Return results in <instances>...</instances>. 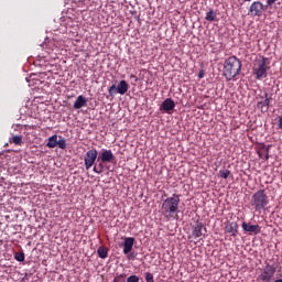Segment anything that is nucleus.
<instances>
[{"label":"nucleus","instance_id":"1","mask_svg":"<svg viewBox=\"0 0 282 282\" xmlns=\"http://www.w3.org/2000/svg\"><path fill=\"white\" fill-rule=\"evenodd\" d=\"M241 59L235 55L225 59L223 76L226 78L227 83L237 80V76L241 74Z\"/></svg>","mask_w":282,"mask_h":282},{"label":"nucleus","instance_id":"2","mask_svg":"<svg viewBox=\"0 0 282 282\" xmlns=\"http://www.w3.org/2000/svg\"><path fill=\"white\" fill-rule=\"evenodd\" d=\"M180 210V195L173 194L171 197L163 199L161 205V213L165 219L174 217L175 213Z\"/></svg>","mask_w":282,"mask_h":282},{"label":"nucleus","instance_id":"3","mask_svg":"<svg viewBox=\"0 0 282 282\" xmlns=\"http://www.w3.org/2000/svg\"><path fill=\"white\" fill-rule=\"evenodd\" d=\"M268 204H270V200L268 199L265 189H259L251 196V205L253 206L256 213L263 210Z\"/></svg>","mask_w":282,"mask_h":282},{"label":"nucleus","instance_id":"4","mask_svg":"<svg viewBox=\"0 0 282 282\" xmlns=\"http://www.w3.org/2000/svg\"><path fill=\"white\" fill-rule=\"evenodd\" d=\"M270 59L268 57H262L258 61L257 65L253 67V74L257 80H263L268 78V69H270Z\"/></svg>","mask_w":282,"mask_h":282},{"label":"nucleus","instance_id":"5","mask_svg":"<svg viewBox=\"0 0 282 282\" xmlns=\"http://www.w3.org/2000/svg\"><path fill=\"white\" fill-rule=\"evenodd\" d=\"M128 91H129V84L124 79L120 80L117 86L116 84H113L108 88V94L111 97L116 96V94H120V96H124V94H127Z\"/></svg>","mask_w":282,"mask_h":282},{"label":"nucleus","instance_id":"6","mask_svg":"<svg viewBox=\"0 0 282 282\" xmlns=\"http://www.w3.org/2000/svg\"><path fill=\"white\" fill-rule=\"evenodd\" d=\"M276 273V268L274 265L267 263L262 272L258 275L259 281L272 282L274 274Z\"/></svg>","mask_w":282,"mask_h":282},{"label":"nucleus","instance_id":"7","mask_svg":"<svg viewBox=\"0 0 282 282\" xmlns=\"http://www.w3.org/2000/svg\"><path fill=\"white\" fill-rule=\"evenodd\" d=\"M98 160V150L93 148L91 150L87 151L84 156V164L86 171H89L94 164H96V161Z\"/></svg>","mask_w":282,"mask_h":282},{"label":"nucleus","instance_id":"8","mask_svg":"<svg viewBox=\"0 0 282 282\" xmlns=\"http://www.w3.org/2000/svg\"><path fill=\"white\" fill-rule=\"evenodd\" d=\"M192 236L195 239H199V237H206V228H204V223L196 220V223L192 226Z\"/></svg>","mask_w":282,"mask_h":282},{"label":"nucleus","instance_id":"9","mask_svg":"<svg viewBox=\"0 0 282 282\" xmlns=\"http://www.w3.org/2000/svg\"><path fill=\"white\" fill-rule=\"evenodd\" d=\"M116 160V156L113 155V152L111 150L102 149L101 154L98 156L97 162H104L111 164Z\"/></svg>","mask_w":282,"mask_h":282},{"label":"nucleus","instance_id":"10","mask_svg":"<svg viewBox=\"0 0 282 282\" xmlns=\"http://www.w3.org/2000/svg\"><path fill=\"white\" fill-rule=\"evenodd\" d=\"M264 10L265 8L261 1H254L249 8V12L252 14V17H261Z\"/></svg>","mask_w":282,"mask_h":282},{"label":"nucleus","instance_id":"11","mask_svg":"<svg viewBox=\"0 0 282 282\" xmlns=\"http://www.w3.org/2000/svg\"><path fill=\"white\" fill-rule=\"evenodd\" d=\"M242 230L245 232H249L250 235H259V232H261V226L243 221Z\"/></svg>","mask_w":282,"mask_h":282},{"label":"nucleus","instance_id":"12","mask_svg":"<svg viewBox=\"0 0 282 282\" xmlns=\"http://www.w3.org/2000/svg\"><path fill=\"white\" fill-rule=\"evenodd\" d=\"M225 230L226 232H228V235H230V237H237L239 232V225L237 224V221L228 223L225 226Z\"/></svg>","mask_w":282,"mask_h":282},{"label":"nucleus","instance_id":"13","mask_svg":"<svg viewBox=\"0 0 282 282\" xmlns=\"http://www.w3.org/2000/svg\"><path fill=\"white\" fill-rule=\"evenodd\" d=\"M175 109V101L172 98H166L161 105V110L165 113H171Z\"/></svg>","mask_w":282,"mask_h":282},{"label":"nucleus","instance_id":"14","mask_svg":"<svg viewBox=\"0 0 282 282\" xmlns=\"http://www.w3.org/2000/svg\"><path fill=\"white\" fill-rule=\"evenodd\" d=\"M135 243V238L126 237L123 240V254H129L133 250V245Z\"/></svg>","mask_w":282,"mask_h":282},{"label":"nucleus","instance_id":"15","mask_svg":"<svg viewBox=\"0 0 282 282\" xmlns=\"http://www.w3.org/2000/svg\"><path fill=\"white\" fill-rule=\"evenodd\" d=\"M258 108L261 109V111H268V109H270V98L268 93H264L263 100L258 101Z\"/></svg>","mask_w":282,"mask_h":282},{"label":"nucleus","instance_id":"16","mask_svg":"<svg viewBox=\"0 0 282 282\" xmlns=\"http://www.w3.org/2000/svg\"><path fill=\"white\" fill-rule=\"evenodd\" d=\"M87 105V99L85 96L79 95L74 102V109H83Z\"/></svg>","mask_w":282,"mask_h":282},{"label":"nucleus","instance_id":"17","mask_svg":"<svg viewBox=\"0 0 282 282\" xmlns=\"http://www.w3.org/2000/svg\"><path fill=\"white\" fill-rule=\"evenodd\" d=\"M258 155H259V158H261V160H265V162H268L270 160V145L259 150Z\"/></svg>","mask_w":282,"mask_h":282},{"label":"nucleus","instance_id":"18","mask_svg":"<svg viewBox=\"0 0 282 282\" xmlns=\"http://www.w3.org/2000/svg\"><path fill=\"white\" fill-rule=\"evenodd\" d=\"M46 147L48 149H56V147H58V135L53 134L52 137H50Z\"/></svg>","mask_w":282,"mask_h":282},{"label":"nucleus","instance_id":"19","mask_svg":"<svg viewBox=\"0 0 282 282\" xmlns=\"http://www.w3.org/2000/svg\"><path fill=\"white\" fill-rule=\"evenodd\" d=\"M97 254H98L99 259H107V257L109 256V249H107L105 247H99L97 249Z\"/></svg>","mask_w":282,"mask_h":282},{"label":"nucleus","instance_id":"20","mask_svg":"<svg viewBox=\"0 0 282 282\" xmlns=\"http://www.w3.org/2000/svg\"><path fill=\"white\" fill-rule=\"evenodd\" d=\"M205 20L209 22L217 21V12L214 10H209L206 13Z\"/></svg>","mask_w":282,"mask_h":282},{"label":"nucleus","instance_id":"21","mask_svg":"<svg viewBox=\"0 0 282 282\" xmlns=\"http://www.w3.org/2000/svg\"><path fill=\"white\" fill-rule=\"evenodd\" d=\"M104 162H100L99 164L95 165L93 167L94 173H97V175H100L105 171V165H102Z\"/></svg>","mask_w":282,"mask_h":282},{"label":"nucleus","instance_id":"22","mask_svg":"<svg viewBox=\"0 0 282 282\" xmlns=\"http://www.w3.org/2000/svg\"><path fill=\"white\" fill-rule=\"evenodd\" d=\"M15 261H19L20 263H23L25 261V253L24 252H17L14 254Z\"/></svg>","mask_w":282,"mask_h":282},{"label":"nucleus","instance_id":"23","mask_svg":"<svg viewBox=\"0 0 282 282\" xmlns=\"http://www.w3.org/2000/svg\"><path fill=\"white\" fill-rule=\"evenodd\" d=\"M219 176L223 180H228V177H230V170H220L219 171Z\"/></svg>","mask_w":282,"mask_h":282},{"label":"nucleus","instance_id":"24","mask_svg":"<svg viewBox=\"0 0 282 282\" xmlns=\"http://www.w3.org/2000/svg\"><path fill=\"white\" fill-rule=\"evenodd\" d=\"M11 142H13V144H17V145L22 144L23 138H21V135H14L12 137Z\"/></svg>","mask_w":282,"mask_h":282},{"label":"nucleus","instance_id":"25","mask_svg":"<svg viewBox=\"0 0 282 282\" xmlns=\"http://www.w3.org/2000/svg\"><path fill=\"white\" fill-rule=\"evenodd\" d=\"M57 147L63 150L67 149V141H65L63 138L57 140Z\"/></svg>","mask_w":282,"mask_h":282},{"label":"nucleus","instance_id":"26","mask_svg":"<svg viewBox=\"0 0 282 282\" xmlns=\"http://www.w3.org/2000/svg\"><path fill=\"white\" fill-rule=\"evenodd\" d=\"M145 281L147 282H155V280L153 279V273L145 272Z\"/></svg>","mask_w":282,"mask_h":282},{"label":"nucleus","instance_id":"27","mask_svg":"<svg viewBox=\"0 0 282 282\" xmlns=\"http://www.w3.org/2000/svg\"><path fill=\"white\" fill-rule=\"evenodd\" d=\"M127 282H140V278L138 275H130L128 276Z\"/></svg>","mask_w":282,"mask_h":282},{"label":"nucleus","instance_id":"28","mask_svg":"<svg viewBox=\"0 0 282 282\" xmlns=\"http://www.w3.org/2000/svg\"><path fill=\"white\" fill-rule=\"evenodd\" d=\"M124 274L117 275L112 282H124Z\"/></svg>","mask_w":282,"mask_h":282},{"label":"nucleus","instance_id":"29","mask_svg":"<svg viewBox=\"0 0 282 282\" xmlns=\"http://www.w3.org/2000/svg\"><path fill=\"white\" fill-rule=\"evenodd\" d=\"M276 3V0H267V6H274Z\"/></svg>","mask_w":282,"mask_h":282},{"label":"nucleus","instance_id":"30","mask_svg":"<svg viewBox=\"0 0 282 282\" xmlns=\"http://www.w3.org/2000/svg\"><path fill=\"white\" fill-rule=\"evenodd\" d=\"M205 74L206 73L204 72V69H200L198 73V78H204Z\"/></svg>","mask_w":282,"mask_h":282},{"label":"nucleus","instance_id":"31","mask_svg":"<svg viewBox=\"0 0 282 282\" xmlns=\"http://www.w3.org/2000/svg\"><path fill=\"white\" fill-rule=\"evenodd\" d=\"M274 282H282V279H278V280H275Z\"/></svg>","mask_w":282,"mask_h":282},{"label":"nucleus","instance_id":"32","mask_svg":"<svg viewBox=\"0 0 282 282\" xmlns=\"http://www.w3.org/2000/svg\"><path fill=\"white\" fill-rule=\"evenodd\" d=\"M24 279H28V273H25Z\"/></svg>","mask_w":282,"mask_h":282},{"label":"nucleus","instance_id":"33","mask_svg":"<svg viewBox=\"0 0 282 282\" xmlns=\"http://www.w3.org/2000/svg\"><path fill=\"white\" fill-rule=\"evenodd\" d=\"M131 78H135V76H134V75H131Z\"/></svg>","mask_w":282,"mask_h":282},{"label":"nucleus","instance_id":"34","mask_svg":"<svg viewBox=\"0 0 282 282\" xmlns=\"http://www.w3.org/2000/svg\"><path fill=\"white\" fill-rule=\"evenodd\" d=\"M26 83H30V79H29V78H26Z\"/></svg>","mask_w":282,"mask_h":282},{"label":"nucleus","instance_id":"35","mask_svg":"<svg viewBox=\"0 0 282 282\" xmlns=\"http://www.w3.org/2000/svg\"><path fill=\"white\" fill-rule=\"evenodd\" d=\"M245 1H248V2H250V1H252V0H245Z\"/></svg>","mask_w":282,"mask_h":282}]
</instances>
